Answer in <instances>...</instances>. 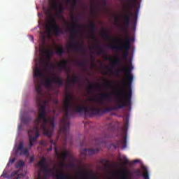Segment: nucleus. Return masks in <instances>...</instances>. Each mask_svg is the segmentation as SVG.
<instances>
[{
  "mask_svg": "<svg viewBox=\"0 0 179 179\" xmlns=\"http://www.w3.org/2000/svg\"><path fill=\"white\" fill-rule=\"evenodd\" d=\"M95 143L97 146L96 149H82L80 150V156H86V155H94V153H98L100 150L99 147L101 145V142L95 141Z\"/></svg>",
  "mask_w": 179,
  "mask_h": 179,
  "instance_id": "obj_13",
  "label": "nucleus"
},
{
  "mask_svg": "<svg viewBox=\"0 0 179 179\" xmlns=\"http://www.w3.org/2000/svg\"><path fill=\"white\" fill-rule=\"evenodd\" d=\"M119 64H122V63L121 61V58L118 57L115 59H114L113 62H112V67H110L108 69V71H113V67H114L115 66H118Z\"/></svg>",
  "mask_w": 179,
  "mask_h": 179,
  "instance_id": "obj_20",
  "label": "nucleus"
},
{
  "mask_svg": "<svg viewBox=\"0 0 179 179\" xmlns=\"http://www.w3.org/2000/svg\"><path fill=\"white\" fill-rule=\"evenodd\" d=\"M91 58H93V59H94V57L93 55H91Z\"/></svg>",
  "mask_w": 179,
  "mask_h": 179,
  "instance_id": "obj_53",
  "label": "nucleus"
},
{
  "mask_svg": "<svg viewBox=\"0 0 179 179\" xmlns=\"http://www.w3.org/2000/svg\"><path fill=\"white\" fill-rule=\"evenodd\" d=\"M91 11H92V13H96V10H94V8H92V9L91 10Z\"/></svg>",
  "mask_w": 179,
  "mask_h": 179,
  "instance_id": "obj_46",
  "label": "nucleus"
},
{
  "mask_svg": "<svg viewBox=\"0 0 179 179\" xmlns=\"http://www.w3.org/2000/svg\"><path fill=\"white\" fill-rule=\"evenodd\" d=\"M40 145H43V146H47V143L44 141L40 142Z\"/></svg>",
  "mask_w": 179,
  "mask_h": 179,
  "instance_id": "obj_38",
  "label": "nucleus"
},
{
  "mask_svg": "<svg viewBox=\"0 0 179 179\" xmlns=\"http://www.w3.org/2000/svg\"><path fill=\"white\" fill-rule=\"evenodd\" d=\"M77 4H78L77 0H73V1H72L73 8H76Z\"/></svg>",
  "mask_w": 179,
  "mask_h": 179,
  "instance_id": "obj_32",
  "label": "nucleus"
},
{
  "mask_svg": "<svg viewBox=\"0 0 179 179\" xmlns=\"http://www.w3.org/2000/svg\"><path fill=\"white\" fill-rule=\"evenodd\" d=\"M127 136H124V138H120V141L116 143V145H114L115 148H119L122 145V148L124 149L127 148Z\"/></svg>",
  "mask_w": 179,
  "mask_h": 179,
  "instance_id": "obj_16",
  "label": "nucleus"
},
{
  "mask_svg": "<svg viewBox=\"0 0 179 179\" xmlns=\"http://www.w3.org/2000/svg\"><path fill=\"white\" fill-rule=\"evenodd\" d=\"M30 121H31V117H25V118L22 119L23 124H29V122H30Z\"/></svg>",
  "mask_w": 179,
  "mask_h": 179,
  "instance_id": "obj_30",
  "label": "nucleus"
},
{
  "mask_svg": "<svg viewBox=\"0 0 179 179\" xmlns=\"http://www.w3.org/2000/svg\"><path fill=\"white\" fill-rule=\"evenodd\" d=\"M30 160H31V162H33V161L34 160V157H31L30 158Z\"/></svg>",
  "mask_w": 179,
  "mask_h": 179,
  "instance_id": "obj_47",
  "label": "nucleus"
},
{
  "mask_svg": "<svg viewBox=\"0 0 179 179\" xmlns=\"http://www.w3.org/2000/svg\"><path fill=\"white\" fill-rule=\"evenodd\" d=\"M55 118L47 115V110L45 106H38V117L35 120V126L28 131V136L29 141L36 142L38 136H40V125L41 129L43 132V135L51 138L52 136V131L55 128Z\"/></svg>",
  "mask_w": 179,
  "mask_h": 179,
  "instance_id": "obj_2",
  "label": "nucleus"
},
{
  "mask_svg": "<svg viewBox=\"0 0 179 179\" xmlns=\"http://www.w3.org/2000/svg\"><path fill=\"white\" fill-rule=\"evenodd\" d=\"M102 4H103V6H106V0H103V1H102Z\"/></svg>",
  "mask_w": 179,
  "mask_h": 179,
  "instance_id": "obj_42",
  "label": "nucleus"
},
{
  "mask_svg": "<svg viewBox=\"0 0 179 179\" xmlns=\"http://www.w3.org/2000/svg\"><path fill=\"white\" fill-rule=\"evenodd\" d=\"M50 147L47 149L48 152H51V150H52V146H54L55 153L57 157H58L60 160H66V158L68 157V151L60 150L59 152L56 145L57 142L53 140H50Z\"/></svg>",
  "mask_w": 179,
  "mask_h": 179,
  "instance_id": "obj_10",
  "label": "nucleus"
},
{
  "mask_svg": "<svg viewBox=\"0 0 179 179\" xmlns=\"http://www.w3.org/2000/svg\"><path fill=\"white\" fill-rule=\"evenodd\" d=\"M74 64L79 67H83L84 71H87V63L85 62H82L80 59H75Z\"/></svg>",
  "mask_w": 179,
  "mask_h": 179,
  "instance_id": "obj_18",
  "label": "nucleus"
},
{
  "mask_svg": "<svg viewBox=\"0 0 179 179\" xmlns=\"http://www.w3.org/2000/svg\"><path fill=\"white\" fill-rule=\"evenodd\" d=\"M27 179H29V178H27Z\"/></svg>",
  "mask_w": 179,
  "mask_h": 179,
  "instance_id": "obj_59",
  "label": "nucleus"
},
{
  "mask_svg": "<svg viewBox=\"0 0 179 179\" xmlns=\"http://www.w3.org/2000/svg\"><path fill=\"white\" fill-rule=\"evenodd\" d=\"M123 163L124 164V165H128L129 161H128L127 158H124Z\"/></svg>",
  "mask_w": 179,
  "mask_h": 179,
  "instance_id": "obj_37",
  "label": "nucleus"
},
{
  "mask_svg": "<svg viewBox=\"0 0 179 179\" xmlns=\"http://www.w3.org/2000/svg\"><path fill=\"white\" fill-rule=\"evenodd\" d=\"M53 83H55V85H57V86H62V85H64V81L60 77L55 76L50 78H46L43 83V85L45 87H52Z\"/></svg>",
  "mask_w": 179,
  "mask_h": 179,
  "instance_id": "obj_11",
  "label": "nucleus"
},
{
  "mask_svg": "<svg viewBox=\"0 0 179 179\" xmlns=\"http://www.w3.org/2000/svg\"><path fill=\"white\" fill-rule=\"evenodd\" d=\"M92 50H94L98 55H101L102 54H104V50L103 48L100 47L99 43H96V45H94V47H92Z\"/></svg>",
  "mask_w": 179,
  "mask_h": 179,
  "instance_id": "obj_19",
  "label": "nucleus"
},
{
  "mask_svg": "<svg viewBox=\"0 0 179 179\" xmlns=\"http://www.w3.org/2000/svg\"><path fill=\"white\" fill-rule=\"evenodd\" d=\"M41 52L43 55H46V59H48V61H50V59H51V57H52V55L54 54V52L51 49L48 50V49L43 48L41 50Z\"/></svg>",
  "mask_w": 179,
  "mask_h": 179,
  "instance_id": "obj_15",
  "label": "nucleus"
},
{
  "mask_svg": "<svg viewBox=\"0 0 179 179\" xmlns=\"http://www.w3.org/2000/svg\"><path fill=\"white\" fill-rule=\"evenodd\" d=\"M30 38H31V40H33V36H30Z\"/></svg>",
  "mask_w": 179,
  "mask_h": 179,
  "instance_id": "obj_52",
  "label": "nucleus"
},
{
  "mask_svg": "<svg viewBox=\"0 0 179 179\" xmlns=\"http://www.w3.org/2000/svg\"><path fill=\"white\" fill-rule=\"evenodd\" d=\"M41 37V38H43V41H44V40H45V36L42 35Z\"/></svg>",
  "mask_w": 179,
  "mask_h": 179,
  "instance_id": "obj_44",
  "label": "nucleus"
},
{
  "mask_svg": "<svg viewBox=\"0 0 179 179\" xmlns=\"http://www.w3.org/2000/svg\"><path fill=\"white\" fill-rule=\"evenodd\" d=\"M66 65H68V60L66 59L65 61L60 62L57 66L59 69H65L66 68Z\"/></svg>",
  "mask_w": 179,
  "mask_h": 179,
  "instance_id": "obj_24",
  "label": "nucleus"
},
{
  "mask_svg": "<svg viewBox=\"0 0 179 179\" xmlns=\"http://www.w3.org/2000/svg\"><path fill=\"white\" fill-rule=\"evenodd\" d=\"M65 24H66V26H68V21L65 22Z\"/></svg>",
  "mask_w": 179,
  "mask_h": 179,
  "instance_id": "obj_49",
  "label": "nucleus"
},
{
  "mask_svg": "<svg viewBox=\"0 0 179 179\" xmlns=\"http://www.w3.org/2000/svg\"><path fill=\"white\" fill-rule=\"evenodd\" d=\"M24 162H23L22 160H20L17 162L15 167H24Z\"/></svg>",
  "mask_w": 179,
  "mask_h": 179,
  "instance_id": "obj_28",
  "label": "nucleus"
},
{
  "mask_svg": "<svg viewBox=\"0 0 179 179\" xmlns=\"http://www.w3.org/2000/svg\"><path fill=\"white\" fill-rule=\"evenodd\" d=\"M55 104H58V100L55 101Z\"/></svg>",
  "mask_w": 179,
  "mask_h": 179,
  "instance_id": "obj_48",
  "label": "nucleus"
},
{
  "mask_svg": "<svg viewBox=\"0 0 179 179\" xmlns=\"http://www.w3.org/2000/svg\"><path fill=\"white\" fill-rule=\"evenodd\" d=\"M34 146L33 141H29V149H31Z\"/></svg>",
  "mask_w": 179,
  "mask_h": 179,
  "instance_id": "obj_39",
  "label": "nucleus"
},
{
  "mask_svg": "<svg viewBox=\"0 0 179 179\" xmlns=\"http://www.w3.org/2000/svg\"><path fill=\"white\" fill-rule=\"evenodd\" d=\"M6 176V173H5V171L3 172L1 177H5Z\"/></svg>",
  "mask_w": 179,
  "mask_h": 179,
  "instance_id": "obj_43",
  "label": "nucleus"
},
{
  "mask_svg": "<svg viewBox=\"0 0 179 179\" xmlns=\"http://www.w3.org/2000/svg\"><path fill=\"white\" fill-rule=\"evenodd\" d=\"M135 173L136 174L137 177L143 176V173L141 172V169H136L135 171Z\"/></svg>",
  "mask_w": 179,
  "mask_h": 179,
  "instance_id": "obj_31",
  "label": "nucleus"
},
{
  "mask_svg": "<svg viewBox=\"0 0 179 179\" xmlns=\"http://www.w3.org/2000/svg\"><path fill=\"white\" fill-rule=\"evenodd\" d=\"M134 162L135 164H136V163L139 162V159H135V161H134Z\"/></svg>",
  "mask_w": 179,
  "mask_h": 179,
  "instance_id": "obj_45",
  "label": "nucleus"
},
{
  "mask_svg": "<svg viewBox=\"0 0 179 179\" xmlns=\"http://www.w3.org/2000/svg\"><path fill=\"white\" fill-rule=\"evenodd\" d=\"M65 31H66V33L68 31V27H66Z\"/></svg>",
  "mask_w": 179,
  "mask_h": 179,
  "instance_id": "obj_50",
  "label": "nucleus"
},
{
  "mask_svg": "<svg viewBox=\"0 0 179 179\" xmlns=\"http://www.w3.org/2000/svg\"><path fill=\"white\" fill-rule=\"evenodd\" d=\"M71 0H69V3ZM69 27H70V22H69Z\"/></svg>",
  "mask_w": 179,
  "mask_h": 179,
  "instance_id": "obj_36",
  "label": "nucleus"
},
{
  "mask_svg": "<svg viewBox=\"0 0 179 179\" xmlns=\"http://www.w3.org/2000/svg\"><path fill=\"white\" fill-rule=\"evenodd\" d=\"M104 129L105 130H106V131H112L113 130V127H112V124H106V126H104Z\"/></svg>",
  "mask_w": 179,
  "mask_h": 179,
  "instance_id": "obj_29",
  "label": "nucleus"
},
{
  "mask_svg": "<svg viewBox=\"0 0 179 179\" xmlns=\"http://www.w3.org/2000/svg\"><path fill=\"white\" fill-rule=\"evenodd\" d=\"M135 0H127V14L123 16V23L126 28H128L131 24V17L134 16L133 13H131L132 8L134 7Z\"/></svg>",
  "mask_w": 179,
  "mask_h": 179,
  "instance_id": "obj_9",
  "label": "nucleus"
},
{
  "mask_svg": "<svg viewBox=\"0 0 179 179\" xmlns=\"http://www.w3.org/2000/svg\"><path fill=\"white\" fill-rule=\"evenodd\" d=\"M115 20H116V22H117V21L119 20L118 17H117V18L115 19Z\"/></svg>",
  "mask_w": 179,
  "mask_h": 179,
  "instance_id": "obj_54",
  "label": "nucleus"
},
{
  "mask_svg": "<svg viewBox=\"0 0 179 179\" xmlns=\"http://www.w3.org/2000/svg\"><path fill=\"white\" fill-rule=\"evenodd\" d=\"M66 3H68V0L66 1Z\"/></svg>",
  "mask_w": 179,
  "mask_h": 179,
  "instance_id": "obj_57",
  "label": "nucleus"
},
{
  "mask_svg": "<svg viewBox=\"0 0 179 179\" xmlns=\"http://www.w3.org/2000/svg\"><path fill=\"white\" fill-rule=\"evenodd\" d=\"M38 165L46 176H52V177H55L57 179H68V174L65 175L64 171H59L55 166H54L53 169H50L48 164H47V158L44 157H42Z\"/></svg>",
  "mask_w": 179,
  "mask_h": 179,
  "instance_id": "obj_6",
  "label": "nucleus"
},
{
  "mask_svg": "<svg viewBox=\"0 0 179 179\" xmlns=\"http://www.w3.org/2000/svg\"><path fill=\"white\" fill-rule=\"evenodd\" d=\"M99 99L97 98H89L87 101L91 102H96L99 105H104V101H109L111 102V94H106V92H101V94H99Z\"/></svg>",
  "mask_w": 179,
  "mask_h": 179,
  "instance_id": "obj_12",
  "label": "nucleus"
},
{
  "mask_svg": "<svg viewBox=\"0 0 179 179\" xmlns=\"http://www.w3.org/2000/svg\"><path fill=\"white\" fill-rule=\"evenodd\" d=\"M38 179H47V176H41V173H38Z\"/></svg>",
  "mask_w": 179,
  "mask_h": 179,
  "instance_id": "obj_33",
  "label": "nucleus"
},
{
  "mask_svg": "<svg viewBox=\"0 0 179 179\" xmlns=\"http://www.w3.org/2000/svg\"><path fill=\"white\" fill-rule=\"evenodd\" d=\"M38 78H44V70L36 68L34 69V82L36 84L35 90L36 92V103L38 107L41 106H45L48 104V101L45 100L43 101V91L41 89V84L40 80Z\"/></svg>",
  "mask_w": 179,
  "mask_h": 179,
  "instance_id": "obj_5",
  "label": "nucleus"
},
{
  "mask_svg": "<svg viewBox=\"0 0 179 179\" xmlns=\"http://www.w3.org/2000/svg\"><path fill=\"white\" fill-rule=\"evenodd\" d=\"M102 37L104 39H110L111 36H110V31H105L104 32L102 33Z\"/></svg>",
  "mask_w": 179,
  "mask_h": 179,
  "instance_id": "obj_27",
  "label": "nucleus"
},
{
  "mask_svg": "<svg viewBox=\"0 0 179 179\" xmlns=\"http://www.w3.org/2000/svg\"><path fill=\"white\" fill-rule=\"evenodd\" d=\"M100 163L104 165L105 168H110L112 166L108 159H101Z\"/></svg>",
  "mask_w": 179,
  "mask_h": 179,
  "instance_id": "obj_25",
  "label": "nucleus"
},
{
  "mask_svg": "<svg viewBox=\"0 0 179 179\" xmlns=\"http://www.w3.org/2000/svg\"><path fill=\"white\" fill-rule=\"evenodd\" d=\"M105 59L112 61L111 57H105Z\"/></svg>",
  "mask_w": 179,
  "mask_h": 179,
  "instance_id": "obj_40",
  "label": "nucleus"
},
{
  "mask_svg": "<svg viewBox=\"0 0 179 179\" xmlns=\"http://www.w3.org/2000/svg\"><path fill=\"white\" fill-rule=\"evenodd\" d=\"M49 68L50 71H54L55 69V66L53 64H50Z\"/></svg>",
  "mask_w": 179,
  "mask_h": 179,
  "instance_id": "obj_35",
  "label": "nucleus"
},
{
  "mask_svg": "<svg viewBox=\"0 0 179 179\" xmlns=\"http://www.w3.org/2000/svg\"><path fill=\"white\" fill-rule=\"evenodd\" d=\"M133 66H123L120 70L116 71V74H119L120 71L124 73L126 76L125 80L122 81V85L117 90L114 99L116 106L110 108L107 106L103 110V108H98V106H84L79 103L74 104V113L78 114H86L90 115H100L105 113H110L113 110H121L124 108L125 106H129L131 104L132 98V83L134 80V76L132 74Z\"/></svg>",
  "mask_w": 179,
  "mask_h": 179,
  "instance_id": "obj_1",
  "label": "nucleus"
},
{
  "mask_svg": "<svg viewBox=\"0 0 179 179\" xmlns=\"http://www.w3.org/2000/svg\"><path fill=\"white\" fill-rule=\"evenodd\" d=\"M71 81L73 83H78V85H81L82 77L81 76H73Z\"/></svg>",
  "mask_w": 179,
  "mask_h": 179,
  "instance_id": "obj_21",
  "label": "nucleus"
},
{
  "mask_svg": "<svg viewBox=\"0 0 179 179\" xmlns=\"http://www.w3.org/2000/svg\"><path fill=\"white\" fill-rule=\"evenodd\" d=\"M82 159H78V158H76L74 155H72L71 152H70L69 149V179L71 178V174L69 168L72 166L73 168H75L76 169H79L78 171V173H76V176L78 178L80 179H85V178H90V179H96V177L92 173H90L89 171H86V169H83L80 168L82 165Z\"/></svg>",
  "mask_w": 179,
  "mask_h": 179,
  "instance_id": "obj_4",
  "label": "nucleus"
},
{
  "mask_svg": "<svg viewBox=\"0 0 179 179\" xmlns=\"http://www.w3.org/2000/svg\"><path fill=\"white\" fill-rule=\"evenodd\" d=\"M64 52H65V50H64V48H62V46H57L55 50L56 55H63Z\"/></svg>",
  "mask_w": 179,
  "mask_h": 179,
  "instance_id": "obj_23",
  "label": "nucleus"
},
{
  "mask_svg": "<svg viewBox=\"0 0 179 179\" xmlns=\"http://www.w3.org/2000/svg\"><path fill=\"white\" fill-rule=\"evenodd\" d=\"M10 163H15L16 162V159L13 158L11 160H10Z\"/></svg>",
  "mask_w": 179,
  "mask_h": 179,
  "instance_id": "obj_41",
  "label": "nucleus"
},
{
  "mask_svg": "<svg viewBox=\"0 0 179 179\" xmlns=\"http://www.w3.org/2000/svg\"><path fill=\"white\" fill-rule=\"evenodd\" d=\"M66 48H68V43H66Z\"/></svg>",
  "mask_w": 179,
  "mask_h": 179,
  "instance_id": "obj_51",
  "label": "nucleus"
},
{
  "mask_svg": "<svg viewBox=\"0 0 179 179\" xmlns=\"http://www.w3.org/2000/svg\"><path fill=\"white\" fill-rule=\"evenodd\" d=\"M89 27H90V32H91L92 34L91 38L92 39H96V36L94 34V32L96 31V24L94 22H91V23L89 24Z\"/></svg>",
  "mask_w": 179,
  "mask_h": 179,
  "instance_id": "obj_17",
  "label": "nucleus"
},
{
  "mask_svg": "<svg viewBox=\"0 0 179 179\" xmlns=\"http://www.w3.org/2000/svg\"><path fill=\"white\" fill-rule=\"evenodd\" d=\"M63 108L64 110V117L59 122V131L65 134L68 131V78L66 79L65 98Z\"/></svg>",
  "mask_w": 179,
  "mask_h": 179,
  "instance_id": "obj_7",
  "label": "nucleus"
},
{
  "mask_svg": "<svg viewBox=\"0 0 179 179\" xmlns=\"http://www.w3.org/2000/svg\"><path fill=\"white\" fill-rule=\"evenodd\" d=\"M87 82L88 83H90V80H89V79H87Z\"/></svg>",
  "mask_w": 179,
  "mask_h": 179,
  "instance_id": "obj_55",
  "label": "nucleus"
},
{
  "mask_svg": "<svg viewBox=\"0 0 179 179\" xmlns=\"http://www.w3.org/2000/svg\"><path fill=\"white\" fill-rule=\"evenodd\" d=\"M118 41H122L121 38H118Z\"/></svg>",
  "mask_w": 179,
  "mask_h": 179,
  "instance_id": "obj_56",
  "label": "nucleus"
},
{
  "mask_svg": "<svg viewBox=\"0 0 179 179\" xmlns=\"http://www.w3.org/2000/svg\"><path fill=\"white\" fill-rule=\"evenodd\" d=\"M15 153L17 155H19L20 156H29V148H24L23 142H20L18 146L17 147Z\"/></svg>",
  "mask_w": 179,
  "mask_h": 179,
  "instance_id": "obj_14",
  "label": "nucleus"
},
{
  "mask_svg": "<svg viewBox=\"0 0 179 179\" xmlns=\"http://www.w3.org/2000/svg\"><path fill=\"white\" fill-rule=\"evenodd\" d=\"M113 83L112 82H106L105 83V86H106L107 87H110L112 86Z\"/></svg>",
  "mask_w": 179,
  "mask_h": 179,
  "instance_id": "obj_34",
  "label": "nucleus"
},
{
  "mask_svg": "<svg viewBox=\"0 0 179 179\" xmlns=\"http://www.w3.org/2000/svg\"><path fill=\"white\" fill-rule=\"evenodd\" d=\"M143 175L142 176L145 178V179H149V173L147 169V168H145V166H143Z\"/></svg>",
  "mask_w": 179,
  "mask_h": 179,
  "instance_id": "obj_26",
  "label": "nucleus"
},
{
  "mask_svg": "<svg viewBox=\"0 0 179 179\" xmlns=\"http://www.w3.org/2000/svg\"><path fill=\"white\" fill-rule=\"evenodd\" d=\"M53 2L52 3V6L56 13L55 15L51 14V10L49 8H43L45 10V15H49L46 22H45V30L48 34V36H51L53 34L58 37L61 36L64 33L62 28L59 27L58 24H57V17L62 19V13H64V7L61 3L57 2L58 0H52Z\"/></svg>",
  "mask_w": 179,
  "mask_h": 179,
  "instance_id": "obj_3",
  "label": "nucleus"
},
{
  "mask_svg": "<svg viewBox=\"0 0 179 179\" xmlns=\"http://www.w3.org/2000/svg\"><path fill=\"white\" fill-rule=\"evenodd\" d=\"M131 41H134V38H130V36H127L125 39L124 43L122 45H110V48L111 50H117V51H123L124 50V52L122 54V58L124 59H128L129 51L131 48Z\"/></svg>",
  "mask_w": 179,
  "mask_h": 179,
  "instance_id": "obj_8",
  "label": "nucleus"
},
{
  "mask_svg": "<svg viewBox=\"0 0 179 179\" xmlns=\"http://www.w3.org/2000/svg\"><path fill=\"white\" fill-rule=\"evenodd\" d=\"M136 20H137V17H136V19H135Z\"/></svg>",
  "mask_w": 179,
  "mask_h": 179,
  "instance_id": "obj_58",
  "label": "nucleus"
},
{
  "mask_svg": "<svg viewBox=\"0 0 179 179\" xmlns=\"http://www.w3.org/2000/svg\"><path fill=\"white\" fill-rule=\"evenodd\" d=\"M93 89H101V86L99 84L90 85L87 87V92L89 93H93Z\"/></svg>",
  "mask_w": 179,
  "mask_h": 179,
  "instance_id": "obj_22",
  "label": "nucleus"
}]
</instances>
